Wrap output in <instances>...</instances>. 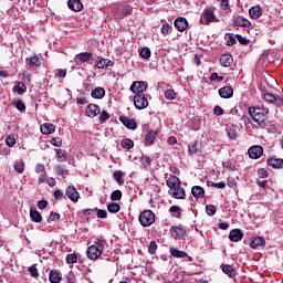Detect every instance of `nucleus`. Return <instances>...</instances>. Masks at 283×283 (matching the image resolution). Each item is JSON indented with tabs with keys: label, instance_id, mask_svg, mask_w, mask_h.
Wrapping results in <instances>:
<instances>
[{
	"label": "nucleus",
	"instance_id": "nucleus-4",
	"mask_svg": "<svg viewBox=\"0 0 283 283\" xmlns=\"http://www.w3.org/2000/svg\"><path fill=\"white\" fill-rule=\"evenodd\" d=\"M249 114L251 118H253L254 123H258V125H264V120L266 116L263 115V113L260 111V108H250Z\"/></svg>",
	"mask_w": 283,
	"mask_h": 283
},
{
	"label": "nucleus",
	"instance_id": "nucleus-22",
	"mask_svg": "<svg viewBox=\"0 0 283 283\" xmlns=\"http://www.w3.org/2000/svg\"><path fill=\"white\" fill-rule=\"evenodd\" d=\"M95 65L98 70H105V67L112 66L113 63L109 61V59H98L95 61Z\"/></svg>",
	"mask_w": 283,
	"mask_h": 283
},
{
	"label": "nucleus",
	"instance_id": "nucleus-42",
	"mask_svg": "<svg viewBox=\"0 0 283 283\" xmlns=\"http://www.w3.org/2000/svg\"><path fill=\"white\" fill-rule=\"evenodd\" d=\"M55 174L56 176H62L65 178V176H67V170H65L63 166H57L55 167Z\"/></svg>",
	"mask_w": 283,
	"mask_h": 283
},
{
	"label": "nucleus",
	"instance_id": "nucleus-51",
	"mask_svg": "<svg viewBox=\"0 0 283 283\" xmlns=\"http://www.w3.org/2000/svg\"><path fill=\"white\" fill-rule=\"evenodd\" d=\"M140 164L143 165V167H149V165H151V158H149L148 156H143L140 157Z\"/></svg>",
	"mask_w": 283,
	"mask_h": 283
},
{
	"label": "nucleus",
	"instance_id": "nucleus-63",
	"mask_svg": "<svg viewBox=\"0 0 283 283\" xmlns=\"http://www.w3.org/2000/svg\"><path fill=\"white\" fill-rule=\"evenodd\" d=\"M235 38L231 34L228 35L227 45H235Z\"/></svg>",
	"mask_w": 283,
	"mask_h": 283
},
{
	"label": "nucleus",
	"instance_id": "nucleus-23",
	"mask_svg": "<svg viewBox=\"0 0 283 283\" xmlns=\"http://www.w3.org/2000/svg\"><path fill=\"white\" fill-rule=\"evenodd\" d=\"M227 134H228V138H230V140H235L238 138V126L232 125L229 126L226 129Z\"/></svg>",
	"mask_w": 283,
	"mask_h": 283
},
{
	"label": "nucleus",
	"instance_id": "nucleus-29",
	"mask_svg": "<svg viewBox=\"0 0 283 283\" xmlns=\"http://www.w3.org/2000/svg\"><path fill=\"white\" fill-rule=\"evenodd\" d=\"M203 19L207 21V23H211L216 21V13H213V10L208 9L203 12Z\"/></svg>",
	"mask_w": 283,
	"mask_h": 283
},
{
	"label": "nucleus",
	"instance_id": "nucleus-47",
	"mask_svg": "<svg viewBox=\"0 0 283 283\" xmlns=\"http://www.w3.org/2000/svg\"><path fill=\"white\" fill-rule=\"evenodd\" d=\"M28 271L32 277H39V270L36 269V265H31L28 268Z\"/></svg>",
	"mask_w": 283,
	"mask_h": 283
},
{
	"label": "nucleus",
	"instance_id": "nucleus-49",
	"mask_svg": "<svg viewBox=\"0 0 283 283\" xmlns=\"http://www.w3.org/2000/svg\"><path fill=\"white\" fill-rule=\"evenodd\" d=\"M207 185L208 187H216L217 189H224V187H227V184L224 182L216 184L213 181H208Z\"/></svg>",
	"mask_w": 283,
	"mask_h": 283
},
{
	"label": "nucleus",
	"instance_id": "nucleus-27",
	"mask_svg": "<svg viewBox=\"0 0 283 283\" xmlns=\"http://www.w3.org/2000/svg\"><path fill=\"white\" fill-rule=\"evenodd\" d=\"M76 59H78V61H82V63H88V61H92L93 55L90 52H83V53H78L76 55Z\"/></svg>",
	"mask_w": 283,
	"mask_h": 283
},
{
	"label": "nucleus",
	"instance_id": "nucleus-60",
	"mask_svg": "<svg viewBox=\"0 0 283 283\" xmlns=\"http://www.w3.org/2000/svg\"><path fill=\"white\" fill-rule=\"evenodd\" d=\"M55 74L60 77V78H65V76H67V72L63 69H59L55 71Z\"/></svg>",
	"mask_w": 283,
	"mask_h": 283
},
{
	"label": "nucleus",
	"instance_id": "nucleus-19",
	"mask_svg": "<svg viewBox=\"0 0 283 283\" xmlns=\"http://www.w3.org/2000/svg\"><path fill=\"white\" fill-rule=\"evenodd\" d=\"M219 61L223 67H231L233 64V56H231V54H223Z\"/></svg>",
	"mask_w": 283,
	"mask_h": 283
},
{
	"label": "nucleus",
	"instance_id": "nucleus-16",
	"mask_svg": "<svg viewBox=\"0 0 283 283\" xmlns=\"http://www.w3.org/2000/svg\"><path fill=\"white\" fill-rule=\"evenodd\" d=\"M66 196L72 200V202H78V191L73 186L66 188Z\"/></svg>",
	"mask_w": 283,
	"mask_h": 283
},
{
	"label": "nucleus",
	"instance_id": "nucleus-64",
	"mask_svg": "<svg viewBox=\"0 0 283 283\" xmlns=\"http://www.w3.org/2000/svg\"><path fill=\"white\" fill-rule=\"evenodd\" d=\"M97 218H107V210L97 209Z\"/></svg>",
	"mask_w": 283,
	"mask_h": 283
},
{
	"label": "nucleus",
	"instance_id": "nucleus-52",
	"mask_svg": "<svg viewBox=\"0 0 283 283\" xmlns=\"http://www.w3.org/2000/svg\"><path fill=\"white\" fill-rule=\"evenodd\" d=\"M123 171H115L114 172V179L116 180V182H118V185H123Z\"/></svg>",
	"mask_w": 283,
	"mask_h": 283
},
{
	"label": "nucleus",
	"instance_id": "nucleus-48",
	"mask_svg": "<svg viewBox=\"0 0 283 283\" xmlns=\"http://www.w3.org/2000/svg\"><path fill=\"white\" fill-rule=\"evenodd\" d=\"M109 118H111V115H109V113H107V111H103L99 114V122L101 123H106V120H109Z\"/></svg>",
	"mask_w": 283,
	"mask_h": 283
},
{
	"label": "nucleus",
	"instance_id": "nucleus-45",
	"mask_svg": "<svg viewBox=\"0 0 283 283\" xmlns=\"http://www.w3.org/2000/svg\"><path fill=\"white\" fill-rule=\"evenodd\" d=\"M140 56L142 59H149L151 56V51L149 50V48H143L140 50Z\"/></svg>",
	"mask_w": 283,
	"mask_h": 283
},
{
	"label": "nucleus",
	"instance_id": "nucleus-43",
	"mask_svg": "<svg viewBox=\"0 0 283 283\" xmlns=\"http://www.w3.org/2000/svg\"><path fill=\"white\" fill-rule=\"evenodd\" d=\"M122 147L124 149H132L134 147V142L132 139H124L122 142Z\"/></svg>",
	"mask_w": 283,
	"mask_h": 283
},
{
	"label": "nucleus",
	"instance_id": "nucleus-31",
	"mask_svg": "<svg viewBox=\"0 0 283 283\" xmlns=\"http://www.w3.org/2000/svg\"><path fill=\"white\" fill-rule=\"evenodd\" d=\"M91 96L93 98H103L105 96V90L103 87H96L92 91Z\"/></svg>",
	"mask_w": 283,
	"mask_h": 283
},
{
	"label": "nucleus",
	"instance_id": "nucleus-40",
	"mask_svg": "<svg viewBox=\"0 0 283 283\" xmlns=\"http://www.w3.org/2000/svg\"><path fill=\"white\" fill-rule=\"evenodd\" d=\"M76 262H78V256L76 254L72 253L66 256L67 264H76Z\"/></svg>",
	"mask_w": 283,
	"mask_h": 283
},
{
	"label": "nucleus",
	"instance_id": "nucleus-35",
	"mask_svg": "<svg viewBox=\"0 0 283 283\" xmlns=\"http://www.w3.org/2000/svg\"><path fill=\"white\" fill-rule=\"evenodd\" d=\"M14 170L18 174H23V171H25V163H23L21 159L17 160L14 164Z\"/></svg>",
	"mask_w": 283,
	"mask_h": 283
},
{
	"label": "nucleus",
	"instance_id": "nucleus-7",
	"mask_svg": "<svg viewBox=\"0 0 283 283\" xmlns=\"http://www.w3.org/2000/svg\"><path fill=\"white\" fill-rule=\"evenodd\" d=\"M263 98L266 101V103H272V105H275L276 107H283V96L281 97L271 93H265Z\"/></svg>",
	"mask_w": 283,
	"mask_h": 283
},
{
	"label": "nucleus",
	"instance_id": "nucleus-54",
	"mask_svg": "<svg viewBox=\"0 0 283 283\" xmlns=\"http://www.w3.org/2000/svg\"><path fill=\"white\" fill-rule=\"evenodd\" d=\"M51 145H53V147H61V145H63V140L60 137L52 138Z\"/></svg>",
	"mask_w": 283,
	"mask_h": 283
},
{
	"label": "nucleus",
	"instance_id": "nucleus-1",
	"mask_svg": "<svg viewBox=\"0 0 283 283\" xmlns=\"http://www.w3.org/2000/svg\"><path fill=\"white\" fill-rule=\"evenodd\" d=\"M167 187H169V193L176 200H185V188L180 187V179L176 176H171L166 181Z\"/></svg>",
	"mask_w": 283,
	"mask_h": 283
},
{
	"label": "nucleus",
	"instance_id": "nucleus-30",
	"mask_svg": "<svg viewBox=\"0 0 283 283\" xmlns=\"http://www.w3.org/2000/svg\"><path fill=\"white\" fill-rule=\"evenodd\" d=\"M27 63L30 65V67H39V65H41V60H39V56L33 55L27 59Z\"/></svg>",
	"mask_w": 283,
	"mask_h": 283
},
{
	"label": "nucleus",
	"instance_id": "nucleus-46",
	"mask_svg": "<svg viewBox=\"0 0 283 283\" xmlns=\"http://www.w3.org/2000/svg\"><path fill=\"white\" fill-rule=\"evenodd\" d=\"M56 159L59 160V163H63V160H65V150L63 149H56Z\"/></svg>",
	"mask_w": 283,
	"mask_h": 283
},
{
	"label": "nucleus",
	"instance_id": "nucleus-50",
	"mask_svg": "<svg viewBox=\"0 0 283 283\" xmlns=\"http://www.w3.org/2000/svg\"><path fill=\"white\" fill-rule=\"evenodd\" d=\"M161 34H171L172 27L169 23H166L161 27Z\"/></svg>",
	"mask_w": 283,
	"mask_h": 283
},
{
	"label": "nucleus",
	"instance_id": "nucleus-59",
	"mask_svg": "<svg viewBox=\"0 0 283 283\" xmlns=\"http://www.w3.org/2000/svg\"><path fill=\"white\" fill-rule=\"evenodd\" d=\"M227 185H228V187H230V189H233V188H235V185H238V181H235V179L233 177H229Z\"/></svg>",
	"mask_w": 283,
	"mask_h": 283
},
{
	"label": "nucleus",
	"instance_id": "nucleus-58",
	"mask_svg": "<svg viewBox=\"0 0 283 283\" xmlns=\"http://www.w3.org/2000/svg\"><path fill=\"white\" fill-rule=\"evenodd\" d=\"M60 219H61V214L56 212H52L48 218V222H54V220H60Z\"/></svg>",
	"mask_w": 283,
	"mask_h": 283
},
{
	"label": "nucleus",
	"instance_id": "nucleus-8",
	"mask_svg": "<svg viewBox=\"0 0 283 283\" xmlns=\"http://www.w3.org/2000/svg\"><path fill=\"white\" fill-rule=\"evenodd\" d=\"M249 157L253 160H258V158H261L262 154H264V149L262 146H252L248 150Z\"/></svg>",
	"mask_w": 283,
	"mask_h": 283
},
{
	"label": "nucleus",
	"instance_id": "nucleus-36",
	"mask_svg": "<svg viewBox=\"0 0 283 283\" xmlns=\"http://www.w3.org/2000/svg\"><path fill=\"white\" fill-rule=\"evenodd\" d=\"M107 211H109V213H118V211H120V205L116 202L107 203Z\"/></svg>",
	"mask_w": 283,
	"mask_h": 283
},
{
	"label": "nucleus",
	"instance_id": "nucleus-24",
	"mask_svg": "<svg viewBox=\"0 0 283 283\" xmlns=\"http://www.w3.org/2000/svg\"><path fill=\"white\" fill-rule=\"evenodd\" d=\"M27 90L28 87L23 82H18L17 85L13 86L14 94H19V96H22V94H25Z\"/></svg>",
	"mask_w": 283,
	"mask_h": 283
},
{
	"label": "nucleus",
	"instance_id": "nucleus-15",
	"mask_svg": "<svg viewBox=\"0 0 283 283\" xmlns=\"http://www.w3.org/2000/svg\"><path fill=\"white\" fill-rule=\"evenodd\" d=\"M97 114H101V108L98 107V105L90 104L86 107V116H88L90 118H94V116H96Z\"/></svg>",
	"mask_w": 283,
	"mask_h": 283
},
{
	"label": "nucleus",
	"instance_id": "nucleus-14",
	"mask_svg": "<svg viewBox=\"0 0 283 283\" xmlns=\"http://www.w3.org/2000/svg\"><path fill=\"white\" fill-rule=\"evenodd\" d=\"M266 241L263 237H254L252 241L250 242L251 249H260V247H265Z\"/></svg>",
	"mask_w": 283,
	"mask_h": 283
},
{
	"label": "nucleus",
	"instance_id": "nucleus-9",
	"mask_svg": "<svg viewBox=\"0 0 283 283\" xmlns=\"http://www.w3.org/2000/svg\"><path fill=\"white\" fill-rule=\"evenodd\" d=\"M119 120L124 127H127V129L134 130V129L138 128V124L136 123V119H134V118H129L127 116H120Z\"/></svg>",
	"mask_w": 283,
	"mask_h": 283
},
{
	"label": "nucleus",
	"instance_id": "nucleus-26",
	"mask_svg": "<svg viewBox=\"0 0 283 283\" xmlns=\"http://www.w3.org/2000/svg\"><path fill=\"white\" fill-rule=\"evenodd\" d=\"M249 14L251 19H260V17H262V9L260 7H252L249 10Z\"/></svg>",
	"mask_w": 283,
	"mask_h": 283
},
{
	"label": "nucleus",
	"instance_id": "nucleus-10",
	"mask_svg": "<svg viewBox=\"0 0 283 283\" xmlns=\"http://www.w3.org/2000/svg\"><path fill=\"white\" fill-rule=\"evenodd\" d=\"M170 233H171L172 238L179 239V240H182V238L187 237V230H185L184 228L178 227V226L172 227L170 229Z\"/></svg>",
	"mask_w": 283,
	"mask_h": 283
},
{
	"label": "nucleus",
	"instance_id": "nucleus-38",
	"mask_svg": "<svg viewBox=\"0 0 283 283\" xmlns=\"http://www.w3.org/2000/svg\"><path fill=\"white\" fill-rule=\"evenodd\" d=\"M123 198V192L120 190H115L111 193V200L116 202Z\"/></svg>",
	"mask_w": 283,
	"mask_h": 283
},
{
	"label": "nucleus",
	"instance_id": "nucleus-62",
	"mask_svg": "<svg viewBox=\"0 0 283 283\" xmlns=\"http://www.w3.org/2000/svg\"><path fill=\"white\" fill-rule=\"evenodd\" d=\"M210 81H218V82H220V81H224V77L218 75V73H212L210 75Z\"/></svg>",
	"mask_w": 283,
	"mask_h": 283
},
{
	"label": "nucleus",
	"instance_id": "nucleus-17",
	"mask_svg": "<svg viewBox=\"0 0 283 283\" xmlns=\"http://www.w3.org/2000/svg\"><path fill=\"white\" fill-rule=\"evenodd\" d=\"M40 129H41L42 134L48 136V135L54 134V132H56V126H54L51 123H44L41 125Z\"/></svg>",
	"mask_w": 283,
	"mask_h": 283
},
{
	"label": "nucleus",
	"instance_id": "nucleus-25",
	"mask_svg": "<svg viewBox=\"0 0 283 283\" xmlns=\"http://www.w3.org/2000/svg\"><path fill=\"white\" fill-rule=\"evenodd\" d=\"M193 198H205V188L200 186H193L191 189Z\"/></svg>",
	"mask_w": 283,
	"mask_h": 283
},
{
	"label": "nucleus",
	"instance_id": "nucleus-28",
	"mask_svg": "<svg viewBox=\"0 0 283 283\" xmlns=\"http://www.w3.org/2000/svg\"><path fill=\"white\" fill-rule=\"evenodd\" d=\"M268 163L273 169H281L283 167V159L270 158Z\"/></svg>",
	"mask_w": 283,
	"mask_h": 283
},
{
	"label": "nucleus",
	"instance_id": "nucleus-32",
	"mask_svg": "<svg viewBox=\"0 0 283 283\" xmlns=\"http://www.w3.org/2000/svg\"><path fill=\"white\" fill-rule=\"evenodd\" d=\"M222 271L229 277H235V270L233 269V266H231L229 264L222 265Z\"/></svg>",
	"mask_w": 283,
	"mask_h": 283
},
{
	"label": "nucleus",
	"instance_id": "nucleus-6",
	"mask_svg": "<svg viewBox=\"0 0 283 283\" xmlns=\"http://www.w3.org/2000/svg\"><path fill=\"white\" fill-rule=\"evenodd\" d=\"M134 105L136 109H145L149 106V102L145 97V94H136L134 96Z\"/></svg>",
	"mask_w": 283,
	"mask_h": 283
},
{
	"label": "nucleus",
	"instance_id": "nucleus-41",
	"mask_svg": "<svg viewBox=\"0 0 283 283\" xmlns=\"http://www.w3.org/2000/svg\"><path fill=\"white\" fill-rule=\"evenodd\" d=\"M6 145H8V147H14V145H17V139H14V135L7 136Z\"/></svg>",
	"mask_w": 283,
	"mask_h": 283
},
{
	"label": "nucleus",
	"instance_id": "nucleus-21",
	"mask_svg": "<svg viewBox=\"0 0 283 283\" xmlns=\"http://www.w3.org/2000/svg\"><path fill=\"white\" fill-rule=\"evenodd\" d=\"M234 25H238L239 28H249V25H251V22H249L247 18L238 15L234 19Z\"/></svg>",
	"mask_w": 283,
	"mask_h": 283
},
{
	"label": "nucleus",
	"instance_id": "nucleus-18",
	"mask_svg": "<svg viewBox=\"0 0 283 283\" xmlns=\"http://www.w3.org/2000/svg\"><path fill=\"white\" fill-rule=\"evenodd\" d=\"M67 6L73 12H81L83 10V3L81 0H69Z\"/></svg>",
	"mask_w": 283,
	"mask_h": 283
},
{
	"label": "nucleus",
	"instance_id": "nucleus-2",
	"mask_svg": "<svg viewBox=\"0 0 283 283\" xmlns=\"http://www.w3.org/2000/svg\"><path fill=\"white\" fill-rule=\"evenodd\" d=\"M107 245V241L103 239H96L94 244L87 248L86 255L88 260H98L101 255H103V251H105V247Z\"/></svg>",
	"mask_w": 283,
	"mask_h": 283
},
{
	"label": "nucleus",
	"instance_id": "nucleus-61",
	"mask_svg": "<svg viewBox=\"0 0 283 283\" xmlns=\"http://www.w3.org/2000/svg\"><path fill=\"white\" fill-rule=\"evenodd\" d=\"M258 174H259V178H269V170L264 168H261Z\"/></svg>",
	"mask_w": 283,
	"mask_h": 283
},
{
	"label": "nucleus",
	"instance_id": "nucleus-12",
	"mask_svg": "<svg viewBox=\"0 0 283 283\" xmlns=\"http://www.w3.org/2000/svg\"><path fill=\"white\" fill-rule=\"evenodd\" d=\"M49 280L51 283H61L63 280V274L61 271L57 270H51L49 273Z\"/></svg>",
	"mask_w": 283,
	"mask_h": 283
},
{
	"label": "nucleus",
	"instance_id": "nucleus-57",
	"mask_svg": "<svg viewBox=\"0 0 283 283\" xmlns=\"http://www.w3.org/2000/svg\"><path fill=\"white\" fill-rule=\"evenodd\" d=\"M14 105H15L17 109H19V112L25 111V104L23 103V101L19 99L15 102Z\"/></svg>",
	"mask_w": 283,
	"mask_h": 283
},
{
	"label": "nucleus",
	"instance_id": "nucleus-3",
	"mask_svg": "<svg viewBox=\"0 0 283 283\" xmlns=\"http://www.w3.org/2000/svg\"><path fill=\"white\" fill-rule=\"evenodd\" d=\"M139 222L143 227H151L156 222V214L151 210H145L139 216Z\"/></svg>",
	"mask_w": 283,
	"mask_h": 283
},
{
	"label": "nucleus",
	"instance_id": "nucleus-5",
	"mask_svg": "<svg viewBox=\"0 0 283 283\" xmlns=\"http://www.w3.org/2000/svg\"><path fill=\"white\" fill-rule=\"evenodd\" d=\"M147 82L144 81H136L133 82V84L130 85V92H133V94H145V92L147 91Z\"/></svg>",
	"mask_w": 283,
	"mask_h": 283
},
{
	"label": "nucleus",
	"instance_id": "nucleus-11",
	"mask_svg": "<svg viewBox=\"0 0 283 283\" xmlns=\"http://www.w3.org/2000/svg\"><path fill=\"white\" fill-rule=\"evenodd\" d=\"M175 28L179 32H185V30H187V28H189V22H187V19H185V18H177L175 20Z\"/></svg>",
	"mask_w": 283,
	"mask_h": 283
},
{
	"label": "nucleus",
	"instance_id": "nucleus-56",
	"mask_svg": "<svg viewBox=\"0 0 283 283\" xmlns=\"http://www.w3.org/2000/svg\"><path fill=\"white\" fill-rule=\"evenodd\" d=\"M189 154H198V144L192 143L188 146Z\"/></svg>",
	"mask_w": 283,
	"mask_h": 283
},
{
	"label": "nucleus",
	"instance_id": "nucleus-44",
	"mask_svg": "<svg viewBox=\"0 0 283 283\" xmlns=\"http://www.w3.org/2000/svg\"><path fill=\"white\" fill-rule=\"evenodd\" d=\"M165 98H167V101H174L176 98V92L174 90H167L165 92Z\"/></svg>",
	"mask_w": 283,
	"mask_h": 283
},
{
	"label": "nucleus",
	"instance_id": "nucleus-55",
	"mask_svg": "<svg viewBox=\"0 0 283 283\" xmlns=\"http://www.w3.org/2000/svg\"><path fill=\"white\" fill-rule=\"evenodd\" d=\"M206 213H208V216H216V207L212 205L206 206Z\"/></svg>",
	"mask_w": 283,
	"mask_h": 283
},
{
	"label": "nucleus",
	"instance_id": "nucleus-37",
	"mask_svg": "<svg viewBox=\"0 0 283 283\" xmlns=\"http://www.w3.org/2000/svg\"><path fill=\"white\" fill-rule=\"evenodd\" d=\"M158 135V133L156 132H149L146 136V143L148 145H154V140H156V136Z\"/></svg>",
	"mask_w": 283,
	"mask_h": 283
},
{
	"label": "nucleus",
	"instance_id": "nucleus-34",
	"mask_svg": "<svg viewBox=\"0 0 283 283\" xmlns=\"http://www.w3.org/2000/svg\"><path fill=\"white\" fill-rule=\"evenodd\" d=\"M170 254L172 258H187V252L180 251L176 248H170Z\"/></svg>",
	"mask_w": 283,
	"mask_h": 283
},
{
	"label": "nucleus",
	"instance_id": "nucleus-33",
	"mask_svg": "<svg viewBox=\"0 0 283 283\" xmlns=\"http://www.w3.org/2000/svg\"><path fill=\"white\" fill-rule=\"evenodd\" d=\"M30 218L33 220V222H41L42 220L41 212L34 209L30 210Z\"/></svg>",
	"mask_w": 283,
	"mask_h": 283
},
{
	"label": "nucleus",
	"instance_id": "nucleus-13",
	"mask_svg": "<svg viewBox=\"0 0 283 283\" xmlns=\"http://www.w3.org/2000/svg\"><path fill=\"white\" fill-rule=\"evenodd\" d=\"M242 238H244V233H242L241 229L231 230L229 234V240H231V242H240Z\"/></svg>",
	"mask_w": 283,
	"mask_h": 283
},
{
	"label": "nucleus",
	"instance_id": "nucleus-53",
	"mask_svg": "<svg viewBox=\"0 0 283 283\" xmlns=\"http://www.w3.org/2000/svg\"><path fill=\"white\" fill-rule=\"evenodd\" d=\"M66 282L67 283H76V275L74 272H69L66 275Z\"/></svg>",
	"mask_w": 283,
	"mask_h": 283
},
{
	"label": "nucleus",
	"instance_id": "nucleus-39",
	"mask_svg": "<svg viewBox=\"0 0 283 283\" xmlns=\"http://www.w3.org/2000/svg\"><path fill=\"white\" fill-rule=\"evenodd\" d=\"M158 250V244H156V241H151L148 245V253L150 255H156V251Z\"/></svg>",
	"mask_w": 283,
	"mask_h": 283
},
{
	"label": "nucleus",
	"instance_id": "nucleus-20",
	"mask_svg": "<svg viewBox=\"0 0 283 283\" xmlns=\"http://www.w3.org/2000/svg\"><path fill=\"white\" fill-rule=\"evenodd\" d=\"M219 95L221 98H231V96H233V88L230 86H224L219 90Z\"/></svg>",
	"mask_w": 283,
	"mask_h": 283
}]
</instances>
